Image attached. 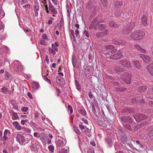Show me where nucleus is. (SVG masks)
I'll return each instance as SVG.
<instances>
[{
	"label": "nucleus",
	"instance_id": "nucleus-1",
	"mask_svg": "<svg viewBox=\"0 0 153 153\" xmlns=\"http://www.w3.org/2000/svg\"><path fill=\"white\" fill-rule=\"evenodd\" d=\"M145 36V33L141 30H137L132 32L131 34V37L133 39L140 40L142 39L143 36Z\"/></svg>",
	"mask_w": 153,
	"mask_h": 153
},
{
	"label": "nucleus",
	"instance_id": "nucleus-2",
	"mask_svg": "<svg viewBox=\"0 0 153 153\" xmlns=\"http://www.w3.org/2000/svg\"><path fill=\"white\" fill-rule=\"evenodd\" d=\"M114 44L117 45H119V47H133V45H130L129 44H126V43L123 42H120L117 41H114L113 42Z\"/></svg>",
	"mask_w": 153,
	"mask_h": 153
},
{
	"label": "nucleus",
	"instance_id": "nucleus-3",
	"mask_svg": "<svg viewBox=\"0 0 153 153\" xmlns=\"http://www.w3.org/2000/svg\"><path fill=\"white\" fill-rule=\"evenodd\" d=\"M123 55V53L120 51H119L117 53L111 55L110 58L113 59H117L120 58Z\"/></svg>",
	"mask_w": 153,
	"mask_h": 153
},
{
	"label": "nucleus",
	"instance_id": "nucleus-4",
	"mask_svg": "<svg viewBox=\"0 0 153 153\" xmlns=\"http://www.w3.org/2000/svg\"><path fill=\"white\" fill-rule=\"evenodd\" d=\"M16 140L20 144H22L25 141L24 137L20 134H17L16 135Z\"/></svg>",
	"mask_w": 153,
	"mask_h": 153
},
{
	"label": "nucleus",
	"instance_id": "nucleus-5",
	"mask_svg": "<svg viewBox=\"0 0 153 153\" xmlns=\"http://www.w3.org/2000/svg\"><path fill=\"white\" fill-rule=\"evenodd\" d=\"M56 79L57 82L61 86H63L65 85V80L63 78L58 76H56Z\"/></svg>",
	"mask_w": 153,
	"mask_h": 153
},
{
	"label": "nucleus",
	"instance_id": "nucleus-6",
	"mask_svg": "<svg viewBox=\"0 0 153 153\" xmlns=\"http://www.w3.org/2000/svg\"><path fill=\"white\" fill-rule=\"evenodd\" d=\"M120 63L124 67L130 68L131 67V63L126 60H122L120 62Z\"/></svg>",
	"mask_w": 153,
	"mask_h": 153
},
{
	"label": "nucleus",
	"instance_id": "nucleus-7",
	"mask_svg": "<svg viewBox=\"0 0 153 153\" xmlns=\"http://www.w3.org/2000/svg\"><path fill=\"white\" fill-rule=\"evenodd\" d=\"M126 77L124 78V80L127 84H129L131 81V75L129 74H126L125 75Z\"/></svg>",
	"mask_w": 153,
	"mask_h": 153
},
{
	"label": "nucleus",
	"instance_id": "nucleus-8",
	"mask_svg": "<svg viewBox=\"0 0 153 153\" xmlns=\"http://www.w3.org/2000/svg\"><path fill=\"white\" fill-rule=\"evenodd\" d=\"M15 65L14 67L15 68V70L16 71L20 70L22 68V66L20 65V63L19 61H16L14 62Z\"/></svg>",
	"mask_w": 153,
	"mask_h": 153
},
{
	"label": "nucleus",
	"instance_id": "nucleus-9",
	"mask_svg": "<svg viewBox=\"0 0 153 153\" xmlns=\"http://www.w3.org/2000/svg\"><path fill=\"white\" fill-rule=\"evenodd\" d=\"M140 57L143 59V61L146 62L148 63L150 61V58L148 56L141 54Z\"/></svg>",
	"mask_w": 153,
	"mask_h": 153
},
{
	"label": "nucleus",
	"instance_id": "nucleus-10",
	"mask_svg": "<svg viewBox=\"0 0 153 153\" xmlns=\"http://www.w3.org/2000/svg\"><path fill=\"white\" fill-rule=\"evenodd\" d=\"M147 69L150 74L153 76V62L148 65Z\"/></svg>",
	"mask_w": 153,
	"mask_h": 153
},
{
	"label": "nucleus",
	"instance_id": "nucleus-11",
	"mask_svg": "<svg viewBox=\"0 0 153 153\" xmlns=\"http://www.w3.org/2000/svg\"><path fill=\"white\" fill-rule=\"evenodd\" d=\"M10 132L8 130L6 129L4 131L3 136V139L4 140H7L8 139V136L10 135Z\"/></svg>",
	"mask_w": 153,
	"mask_h": 153
},
{
	"label": "nucleus",
	"instance_id": "nucleus-12",
	"mask_svg": "<svg viewBox=\"0 0 153 153\" xmlns=\"http://www.w3.org/2000/svg\"><path fill=\"white\" fill-rule=\"evenodd\" d=\"M87 5L88 7H93L94 9V10L93 11V13L94 14V16L95 14L96 13L97 10H96V6H95V5H94V4L92 2H91V1H89L88 2L87 4Z\"/></svg>",
	"mask_w": 153,
	"mask_h": 153
},
{
	"label": "nucleus",
	"instance_id": "nucleus-13",
	"mask_svg": "<svg viewBox=\"0 0 153 153\" xmlns=\"http://www.w3.org/2000/svg\"><path fill=\"white\" fill-rule=\"evenodd\" d=\"M12 124L14 127L18 130L20 131L22 129V127L19 123L16 121L13 122Z\"/></svg>",
	"mask_w": 153,
	"mask_h": 153
},
{
	"label": "nucleus",
	"instance_id": "nucleus-14",
	"mask_svg": "<svg viewBox=\"0 0 153 153\" xmlns=\"http://www.w3.org/2000/svg\"><path fill=\"white\" fill-rule=\"evenodd\" d=\"M134 146L136 149H140L143 148V146L140 143L139 140H137L134 143Z\"/></svg>",
	"mask_w": 153,
	"mask_h": 153
},
{
	"label": "nucleus",
	"instance_id": "nucleus-15",
	"mask_svg": "<svg viewBox=\"0 0 153 153\" xmlns=\"http://www.w3.org/2000/svg\"><path fill=\"white\" fill-rule=\"evenodd\" d=\"M90 68V66H88L85 69V75L86 76H88L89 77L91 75V70Z\"/></svg>",
	"mask_w": 153,
	"mask_h": 153
},
{
	"label": "nucleus",
	"instance_id": "nucleus-16",
	"mask_svg": "<svg viewBox=\"0 0 153 153\" xmlns=\"http://www.w3.org/2000/svg\"><path fill=\"white\" fill-rule=\"evenodd\" d=\"M49 8L50 10L52 13V14L55 15L57 14V11L53 5L49 6Z\"/></svg>",
	"mask_w": 153,
	"mask_h": 153
},
{
	"label": "nucleus",
	"instance_id": "nucleus-17",
	"mask_svg": "<svg viewBox=\"0 0 153 153\" xmlns=\"http://www.w3.org/2000/svg\"><path fill=\"white\" fill-rule=\"evenodd\" d=\"M141 23L143 25L145 26H146L147 25V17L145 15H143L142 17Z\"/></svg>",
	"mask_w": 153,
	"mask_h": 153
},
{
	"label": "nucleus",
	"instance_id": "nucleus-18",
	"mask_svg": "<svg viewBox=\"0 0 153 153\" xmlns=\"http://www.w3.org/2000/svg\"><path fill=\"white\" fill-rule=\"evenodd\" d=\"M123 3L122 1H116L114 3V6L116 8H119L123 5Z\"/></svg>",
	"mask_w": 153,
	"mask_h": 153
},
{
	"label": "nucleus",
	"instance_id": "nucleus-19",
	"mask_svg": "<svg viewBox=\"0 0 153 153\" xmlns=\"http://www.w3.org/2000/svg\"><path fill=\"white\" fill-rule=\"evenodd\" d=\"M65 140L62 139V140H58L57 142V144L59 146H62L65 145Z\"/></svg>",
	"mask_w": 153,
	"mask_h": 153
},
{
	"label": "nucleus",
	"instance_id": "nucleus-20",
	"mask_svg": "<svg viewBox=\"0 0 153 153\" xmlns=\"http://www.w3.org/2000/svg\"><path fill=\"white\" fill-rule=\"evenodd\" d=\"M78 112L83 115H85L86 113L85 109L83 107H81L78 109Z\"/></svg>",
	"mask_w": 153,
	"mask_h": 153
},
{
	"label": "nucleus",
	"instance_id": "nucleus-21",
	"mask_svg": "<svg viewBox=\"0 0 153 153\" xmlns=\"http://www.w3.org/2000/svg\"><path fill=\"white\" fill-rule=\"evenodd\" d=\"M32 87L33 89H36L39 88V84L36 82H33L31 83Z\"/></svg>",
	"mask_w": 153,
	"mask_h": 153
},
{
	"label": "nucleus",
	"instance_id": "nucleus-22",
	"mask_svg": "<svg viewBox=\"0 0 153 153\" xmlns=\"http://www.w3.org/2000/svg\"><path fill=\"white\" fill-rule=\"evenodd\" d=\"M135 24L133 22H131L127 24L126 27L128 29L131 30L134 26Z\"/></svg>",
	"mask_w": 153,
	"mask_h": 153
},
{
	"label": "nucleus",
	"instance_id": "nucleus-23",
	"mask_svg": "<svg viewBox=\"0 0 153 153\" xmlns=\"http://www.w3.org/2000/svg\"><path fill=\"white\" fill-rule=\"evenodd\" d=\"M82 131L86 135L88 136V137H89L91 136V134L89 133L88 128L86 127Z\"/></svg>",
	"mask_w": 153,
	"mask_h": 153
},
{
	"label": "nucleus",
	"instance_id": "nucleus-24",
	"mask_svg": "<svg viewBox=\"0 0 153 153\" xmlns=\"http://www.w3.org/2000/svg\"><path fill=\"white\" fill-rule=\"evenodd\" d=\"M127 138L126 136L124 135L121 137V140L123 144H126L127 142Z\"/></svg>",
	"mask_w": 153,
	"mask_h": 153
},
{
	"label": "nucleus",
	"instance_id": "nucleus-25",
	"mask_svg": "<svg viewBox=\"0 0 153 153\" xmlns=\"http://www.w3.org/2000/svg\"><path fill=\"white\" fill-rule=\"evenodd\" d=\"M133 63L137 68L139 69L140 68V64L139 62L135 60L133 61Z\"/></svg>",
	"mask_w": 153,
	"mask_h": 153
},
{
	"label": "nucleus",
	"instance_id": "nucleus-26",
	"mask_svg": "<svg viewBox=\"0 0 153 153\" xmlns=\"http://www.w3.org/2000/svg\"><path fill=\"white\" fill-rule=\"evenodd\" d=\"M115 71L117 73H119L123 71V68L119 67H117L114 68Z\"/></svg>",
	"mask_w": 153,
	"mask_h": 153
},
{
	"label": "nucleus",
	"instance_id": "nucleus-27",
	"mask_svg": "<svg viewBox=\"0 0 153 153\" xmlns=\"http://www.w3.org/2000/svg\"><path fill=\"white\" fill-rule=\"evenodd\" d=\"M12 119L13 120H17L18 118V116L17 114V113L13 112L11 115Z\"/></svg>",
	"mask_w": 153,
	"mask_h": 153
},
{
	"label": "nucleus",
	"instance_id": "nucleus-28",
	"mask_svg": "<svg viewBox=\"0 0 153 153\" xmlns=\"http://www.w3.org/2000/svg\"><path fill=\"white\" fill-rule=\"evenodd\" d=\"M33 8L34 11H39V3L34 4Z\"/></svg>",
	"mask_w": 153,
	"mask_h": 153
},
{
	"label": "nucleus",
	"instance_id": "nucleus-29",
	"mask_svg": "<svg viewBox=\"0 0 153 153\" xmlns=\"http://www.w3.org/2000/svg\"><path fill=\"white\" fill-rule=\"evenodd\" d=\"M8 91V89L5 87H3L1 89V92L4 94H7Z\"/></svg>",
	"mask_w": 153,
	"mask_h": 153
},
{
	"label": "nucleus",
	"instance_id": "nucleus-30",
	"mask_svg": "<svg viewBox=\"0 0 153 153\" xmlns=\"http://www.w3.org/2000/svg\"><path fill=\"white\" fill-rule=\"evenodd\" d=\"M99 29L101 30H103L105 29V25L104 24H99L98 26Z\"/></svg>",
	"mask_w": 153,
	"mask_h": 153
},
{
	"label": "nucleus",
	"instance_id": "nucleus-31",
	"mask_svg": "<svg viewBox=\"0 0 153 153\" xmlns=\"http://www.w3.org/2000/svg\"><path fill=\"white\" fill-rule=\"evenodd\" d=\"M146 86H141L138 88V90L140 92H143L146 89Z\"/></svg>",
	"mask_w": 153,
	"mask_h": 153
},
{
	"label": "nucleus",
	"instance_id": "nucleus-32",
	"mask_svg": "<svg viewBox=\"0 0 153 153\" xmlns=\"http://www.w3.org/2000/svg\"><path fill=\"white\" fill-rule=\"evenodd\" d=\"M109 25L110 26L112 27H116L117 26V24L113 21H110L109 23Z\"/></svg>",
	"mask_w": 153,
	"mask_h": 153
},
{
	"label": "nucleus",
	"instance_id": "nucleus-33",
	"mask_svg": "<svg viewBox=\"0 0 153 153\" xmlns=\"http://www.w3.org/2000/svg\"><path fill=\"white\" fill-rule=\"evenodd\" d=\"M130 31L131 30L128 29V28L126 27L124 28L123 30V32L124 34H128L129 33Z\"/></svg>",
	"mask_w": 153,
	"mask_h": 153
},
{
	"label": "nucleus",
	"instance_id": "nucleus-34",
	"mask_svg": "<svg viewBox=\"0 0 153 153\" xmlns=\"http://www.w3.org/2000/svg\"><path fill=\"white\" fill-rule=\"evenodd\" d=\"M139 118L141 120L145 119L147 118V116L144 114H139Z\"/></svg>",
	"mask_w": 153,
	"mask_h": 153
},
{
	"label": "nucleus",
	"instance_id": "nucleus-35",
	"mask_svg": "<svg viewBox=\"0 0 153 153\" xmlns=\"http://www.w3.org/2000/svg\"><path fill=\"white\" fill-rule=\"evenodd\" d=\"M72 63L74 67H75L76 64V60L75 56H73L72 58Z\"/></svg>",
	"mask_w": 153,
	"mask_h": 153
},
{
	"label": "nucleus",
	"instance_id": "nucleus-36",
	"mask_svg": "<svg viewBox=\"0 0 153 153\" xmlns=\"http://www.w3.org/2000/svg\"><path fill=\"white\" fill-rule=\"evenodd\" d=\"M19 2L21 4H27L28 3L27 0H16Z\"/></svg>",
	"mask_w": 153,
	"mask_h": 153
},
{
	"label": "nucleus",
	"instance_id": "nucleus-37",
	"mask_svg": "<svg viewBox=\"0 0 153 153\" xmlns=\"http://www.w3.org/2000/svg\"><path fill=\"white\" fill-rule=\"evenodd\" d=\"M75 82L76 83V88L78 90H79L80 89V85L79 83V82L77 81V80H75Z\"/></svg>",
	"mask_w": 153,
	"mask_h": 153
},
{
	"label": "nucleus",
	"instance_id": "nucleus-38",
	"mask_svg": "<svg viewBox=\"0 0 153 153\" xmlns=\"http://www.w3.org/2000/svg\"><path fill=\"white\" fill-rule=\"evenodd\" d=\"M74 130L75 132L78 134H80L81 132L76 127H74Z\"/></svg>",
	"mask_w": 153,
	"mask_h": 153
},
{
	"label": "nucleus",
	"instance_id": "nucleus-39",
	"mask_svg": "<svg viewBox=\"0 0 153 153\" xmlns=\"http://www.w3.org/2000/svg\"><path fill=\"white\" fill-rule=\"evenodd\" d=\"M52 48H54L56 46V47H59V43L58 42H56L54 43V44H52Z\"/></svg>",
	"mask_w": 153,
	"mask_h": 153
},
{
	"label": "nucleus",
	"instance_id": "nucleus-40",
	"mask_svg": "<svg viewBox=\"0 0 153 153\" xmlns=\"http://www.w3.org/2000/svg\"><path fill=\"white\" fill-rule=\"evenodd\" d=\"M83 33L84 35H85L86 37L88 38L89 37V34L87 30H85Z\"/></svg>",
	"mask_w": 153,
	"mask_h": 153
},
{
	"label": "nucleus",
	"instance_id": "nucleus-41",
	"mask_svg": "<svg viewBox=\"0 0 153 153\" xmlns=\"http://www.w3.org/2000/svg\"><path fill=\"white\" fill-rule=\"evenodd\" d=\"M10 76V74L8 72H6L5 74V78L6 79H8Z\"/></svg>",
	"mask_w": 153,
	"mask_h": 153
},
{
	"label": "nucleus",
	"instance_id": "nucleus-42",
	"mask_svg": "<svg viewBox=\"0 0 153 153\" xmlns=\"http://www.w3.org/2000/svg\"><path fill=\"white\" fill-rule=\"evenodd\" d=\"M28 109V108L27 107H23L21 109V110L22 111L26 112Z\"/></svg>",
	"mask_w": 153,
	"mask_h": 153
},
{
	"label": "nucleus",
	"instance_id": "nucleus-43",
	"mask_svg": "<svg viewBox=\"0 0 153 153\" xmlns=\"http://www.w3.org/2000/svg\"><path fill=\"white\" fill-rule=\"evenodd\" d=\"M68 110L70 111L71 114L73 112V110L72 108L71 105H69L68 106Z\"/></svg>",
	"mask_w": 153,
	"mask_h": 153
},
{
	"label": "nucleus",
	"instance_id": "nucleus-44",
	"mask_svg": "<svg viewBox=\"0 0 153 153\" xmlns=\"http://www.w3.org/2000/svg\"><path fill=\"white\" fill-rule=\"evenodd\" d=\"M104 7H105L107 4V0H100Z\"/></svg>",
	"mask_w": 153,
	"mask_h": 153
},
{
	"label": "nucleus",
	"instance_id": "nucleus-45",
	"mask_svg": "<svg viewBox=\"0 0 153 153\" xmlns=\"http://www.w3.org/2000/svg\"><path fill=\"white\" fill-rule=\"evenodd\" d=\"M28 121V120H21V123L24 125L25 124V123H27Z\"/></svg>",
	"mask_w": 153,
	"mask_h": 153
},
{
	"label": "nucleus",
	"instance_id": "nucleus-46",
	"mask_svg": "<svg viewBox=\"0 0 153 153\" xmlns=\"http://www.w3.org/2000/svg\"><path fill=\"white\" fill-rule=\"evenodd\" d=\"M48 148L49 150L51 152H53L54 150V147L52 145L49 146Z\"/></svg>",
	"mask_w": 153,
	"mask_h": 153
},
{
	"label": "nucleus",
	"instance_id": "nucleus-47",
	"mask_svg": "<svg viewBox=\"0 0 153 153\" xmlns=\"http://www.w3.org/2000/svg\"><path fill=\"white\" fill-rule=\"evenodd\" d=\"M30 4H27L25 5H23L22 7L24 9L29 8L30 7Z\"/></svg>",
	"mask_w": 153,
	"mask_h": 153
},
{
	"label": "nucleus",
	"instance_id": "nucleus-48",
	"mask_svg": "<svg viewBox=\"0 0 153 153\" xmlns=\"http://www.w3.org/2000/svg\"><path fill=\"white\" fill-rule=\"evenodd\" d=\"M49 52L50 53H52L54 55L56 54V52L54 49H53V48H50Z\"/></svg>",
	"mask_w": 153,
	"mask_h": 153
},
{
	"label": "nucleus",
	"instance_id": "nucleus-49",
	"mask_svg": "<svg viewBox=\"0 0 153 153\" xmlns=\"http://www.w3.org/2000/svg\"><path fill=\"white\" fill-rule=\"evenodd\" d=\"M126 88H120L117 90V91H118L122 92L126 91Z\"/></svg>",
	"mask_w": 153,
	"mask_h": 153
},
{
	"label": "nucleus",
	"instance_id": "nucleus-50",
	"mask_svg": "<svg viewBox=\"0 0 153 153\" xmlns=\"http://www.w3.org/2000/svg\"><path fill=\"white\" fill-rule=\"evenodd\" d=\"M125 128L127 129V130H130L131 129V126L129 125H126L125 126Z\"/></svg>",
	"mask_w": 153,
	"mask_h": 153
},
{
	"label": "nucleus",
	"instance_id": "nucleus-51",
	"mask_svg": "<svg viewBox=\"0 0 153 153\" xmlns=\"http://www.w3.org/2000/svg\"><path fill=\"white\" fill-rule=\"evenodd\" d=\"M33 136L34 137L36 138H39L40 137V135L37 132H35L33 134Z\"/></svg>",
	"mask_w": 153,
	"mask_h": 153
},
{
	"label": "nucleus",
	"instance_id": "nucleus-52",
	"mask_svg": "<svg viewBox=\"0 0 153 153\" xmlns=\"http://www.w3.org/2000/svg\"><path fill=\"white\" fill-rule=\"evenodd\" d=\"M79 126L80 128V129L82 130V131L85 129V128L86 127V126H83L81 124H79Z\"/></svg>",
	"mask_w": 153,
	"mask_h": 153
},
{
	"label": "nucleus",
	"instance_id": "nucleus-53",
	"mask_svg": "<svg viewBox=\"0 0 153 153\" xmlns=\"http://www.w3.org/2000/svg\"><path fill=\"white\" fill-rule=\"evenodd\" d=\"M55 89H56V91H57V93H57V95L58 96H59L60 93L61 92V91H60V89H58L57 88H55Z\"/></svg>",
	"mask_w": 153,
	"mask_h": 153
},
{
	"label": "nucleus",
	"instance_id": "nucleus-54",
	"mask_svg": "<svg viewBox=\"0 0 153 153\" xmlns=\"http://www.w3.org/2000/svg\"><path fill=\"white\" fill-rule=\"evenodd\" d=\"M59 153H67V151L65 149H62L59 152Z\"/></svg>",
	"mask_w": 153,
	"mask_h": 153
},
{
	"label": "nucleus",
	"instance_id": "nucleus-55",
	"mask_svg": "<svg viewBox=\"0 0 153 153\" xmlns=\"http://www.w3.org/2000/svg\"><path fill=\"white\" fill-rule=\"evenodd\" d=\"M122 120L124 122H126L127 121V117H122L121 118Z\"/></svg>",
	"mask_w": 153,
	"mask_h": 153
},
{
	"label": "nucleus",
	"instance_id": "nucleus-56",
	"mask_svg": "<svg viewBox=\"0 0 153 153\" xmlns=\"http://www.w3.org/2000/svg\"><path fill=\"white\" fill-rule=\"evenodd\" d=\"M98 18L97 17L95 18L92 21L93 23L97 22V23L100 20L98 21Z\"/></svg>",
	"mask_w": 153,
	"mask_h": 153
},
{
	"label": "nucleus",
	"instance_id": "nucleus-57",
	"mask_svg": "<svg viewBox=\"0 0 153 153\" xmlns=\"http://www.w3.org/2000/svg\"><path fill=\"white\" fill-rule=\"evenodd\" d=\"M94 23H93L92 22V23L90 24L89 26V29H92L94 27Z\"/></svg>",
	"mask_w": 153,
	"mask_h": 153
},
{
	"label": "nucleus",
	"instance_id": "nucleus-58",
	"mask_svg": "<svg viewBox=\"0 0 153 153\" xmlns=\"http://www.w3.org/2000/svg\"><path fill=\"white\" fill-rule=\"evenodd\" d=\"M105 48H115V47L113 45H108L105 46Z\"/></svg>",
	"mask_w": 153,
	"mask_h": 153
},
{
	"label": "nucleus",
	"instance_id": "nucleus-59",
	"mask_svg": "<svg viewBox=\"0 0 153 153\" xmlns=\"http://www.w3.org/2000/svg\"><path fill=\"white\" fill-rule=\"evenodd\" d=\"M51 20H49L48 21L47 23L48 24H51L52 23V21L54 19L53 18H51Z\"/></svg>",
	"mask_w": 153,
	"mask_h": 153
},
{
	"label": "nucleus",
	"instance_id": "nucleus-60",
	"mask_svg": "<svg viewBox=\"0 0 153 153\" xmlns=\"http://www.w3.org/2000/svg\"><path fill=\"white\" fill-rule=\"evenodd\" d=\"M63 20L62 19V18L60 22L59 23L60 27H62V26L63 25Z\"/></svg>",
	"mask_w": 153,
	"mask_h": 153
},
{
	"label": "nucleus",
	"instance_id": "nucleus-61",
	"mask_svg": "<svg viewBox=\"0 0 153 153\" xmlns=\"http://www.w3.org/2000/svg\"><path fill=\"white\" fill-rule=\"evenodd\" d=\"M42 38L45 40L46 39H47V35L45 33L43 34L42 35Z\"/></svg>",
	"mask_w": 153,
	"mask_h": 153
},
{
	"label": "nucleus",
	"instance_id": "nucleus-62",
	"mask_svg": "<svg viewBox=\"0 0 153 153\" xmlns=\"http://www.w3.org/2000/svg\"><path fill=\"white\" fill-rule=\"evenodd\" d=\"M40 43L41 45H45V40H41L40 41Z\"/></svg>",
	"mask_w": 153,
	"mask_h": 153
},
{
	"label": "nucleus",
	"instance_id": "nucleus-63",
	"mask_svg": "<svg viewBox=\"0 0 153 153\" xmlns=\"http://www.w3.org/2000/svg\"><path fill=\"white\" fill-rule=\"evenodd\" d=\"M27 95L31 99H32L33 98V96L30 93L28 92L27 93Z\"/></svg>",
	"mask_w": 153,
	"mask_h": 153
},
{
	"label": "nucleus",
	"instance_id": "nucleus-64",
	"mask_svg": "<svg viewBox=\"0 0 153 153\" xmlns=\"http://www.w3.org/2000/svg\"><path fill=\"white\" fill-rule=\"evenodd\" d=\"M82 122L85 123H87L88 121L87 120L85 119L84 118H82Z\"/></svg>",
	"mask_w": 153,
	"mask_h": 153
}]
</instances>
